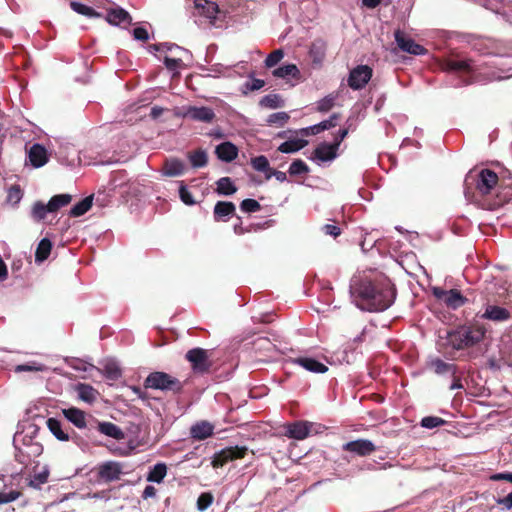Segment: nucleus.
Returning a JSON list of instances; mask_svg holds the SVG:
<instances>
[{
  "mask_svg": "<svg viewBox=\"0 0 512 512\" xmlns=\"http://www.w3.org/2000/svg\"><path fill=\"white\" fill-rule=\"evenodd\" d=\"M313 424L307 421H295L286 425L285 436L288 438L303 440L311 431Z\"/></svg>",
  "mask_w": 512,
  "mask_h": 512,
  "instance_id": "obj_12",
  "label": "nucleus"
},
{
  "mask_svg": "<svg viewBox=\"0 0 512 512\" xmlns=\"http://www.w3.org/2000/svg\"><path fill=\"white\" fill-rule=\"evenodd\" d=\"M96 429L103 435L111 437L115 440H122L125 438V433L116 424L108 421L96 422Z\"/></svg>",
  "mask_w": 512,
  "mask_h": 512,
  "instance_id": "obj_20",
  "label": "nucleus"
},
{
  "mask_svg": "<svg viewBox=\"0 0 512 512\" xmlns=\"http://www.w3.org/2000/svg\"><path fill=\"white\" fill-rule=\"evenodd\" d=\"M429 367L438 375L450 374L455 375L458 367L455 364L447 363L440 358H434L429 362Z\"/></svg>",
  "mask_w": 512,
  "mask_h": 512,
  "instance_id": "obj_26",
  "label": "nucleus"
},
{
  "mask_svg": "<svg viewBox=\"0 0 512 512\" xmlns=\"http://www.w3.org/2000/svg\"><path fill=\"white\" fill-rule=\"evenodd\" d=\"M498 175L490 169H482L476 176L475 187L482 196L489 195L498 184Z\"/></svg>",
  "mask_w": 512,
  "mask_h": 512,
  "instance_id": "obj_6",
  "label": "nucleus"
},
{
  "mask_svg": "<svg viewBox=\"0 0 512 512\" xmlns=\"http://www.w3.org/2000/svg\"><path fill=\"white\" fill-rule=\"evenodd\" d=\"M105 19L109 24L115 26L123 25V27H127L132 23L131 15L125 9L117 5L107 9Z\"/></svg>",
  "mask_w": 512,
  "mask_h": 512,
  "instance_id": "obj_11",
  "label": "nucleus"
},
{
  "mask_svg": "<svg viewBox=\"0 0 512 512\" xmlns=\"http://www.w3.org/2000/svg\"><path fill=\"white\" fill-rule=\"evenodd\" d=\"M179 197H180L181 201L186 205L191 206L196 203L192 194L188 191L186 185L183 182L180 183Z\"/></svg>",
  "mask_w": 512,
  "mask_h": 512,
  "instance_id": "obj_52",
  "label": "nucleus"
},
{
  "mask_svg": "<svg viewBox=\"0 0 512 512\" xmlns=\"http://www.w3.org/2000/svg\"><path fill=\"white\" fill-rule=\"evenodd\" d=\"M349 128L340 129L334 136L333 143H330L337 151L342 141L347 137Z\"/></svg>",
  "mask_w": 512,
  "mask_h": 512,
  "instance_id": "obj_57",
  "label": "nucleus"
},
{
  "mask_svg": "<svg viewBox=\"0 0 512 512\" xmlns=\"http://www.w3.org/2000/svg\"><path fill=\"white\" fill-rule=\"evenodd\" d=\"M22 198V191L19 186L14 185L8 191V201L18 203Z\"/></svg>",
  "mask_w": 512,
  "mask_h": 512,
  "instance_id": "obj_56",
  "label": "nucleus"
},
{
  "mask_svg": "<svg viewBox=\"0 0 512 512\" xmlns=\"http://www.w3.org/2000/svg\"><path fill=\"white\" fill-rule=\"evenodd\" d=\"M491 480L493 481H501V480H505V481H508V482H511L512 483V473L510 472H504V473H497V474H493L491 477H490Z\"/></svg>",
  "mask_w": 512,
  "mask_h": 512,
  "instance_id": "obj_61",
  "label": "nucleus"
},
{
  "mask_svg": "<svg viewBox=\"0 0 512 512\" xmlns=\"http://www.w3.org/2000/svg\"><path fill=\"white\" fill-rule=\"evenodd\" d=\"M181 63H182L181 59L170 58L167 56L164 58V64H165L166 68L169 70H176L177 68L180 67Z\"/></svg>",
  "mask_w": 512,
  "mask_h": 512,
  "instance_id": "obj_60",
  "label": "nucleus"
},
{
  "mask_svg": "<svg viewBox=\"0 0 512 512\" xmlns=\"http://www.w3.org/2000/svg\"><path fill=\"white\" fill-rule=\"evenodd\" d=\"M167 474V466L164 463L154 465L148 475L147 481L161 483Z\"/></svg>",
  "mask_w": 512,
  "mask_h": 512,
  "instance_id": "obj_35",
  "label": "nucleus"
},
{
  "mask_svg": "<svg viewBox=\"0 0 512 512\" xmlns=\"http://www.w3.org/2000/svg\"><path fill=\"white\" fill-rule=\"evenodd\" d=\"M292 363L297 364L312 373H325L328 367L311 357H297L292 359Z\"/></svg>",
  "mask_w": 512,
  "mask_h": 512,
  "instance_id": "obj_16",
  "label": "nucleus"
},
{
  "mask_svg": "<svg viewBox=\"0 0 512 512\" xmlns=\"http://www.w3.org/2000/svg\"><path fill=\"white\" fill-rule=\"evenodd\" d=\"M103 374L109 380H117L121 377V369L115 363H107L103 367Z\"/></svg>",
  "mask_w": 512,
  "mask_h": 512,
  "instance_id": "obj_45",
  "label": "nucleus"
},
{
  "mask_svg": "<svg viewBox=\"0 0 512 512\" xmlns=\"http://www.w3.org/2000/svg\"><path fill=\"white\" fill-rule=\"evenodd\" d=\"M72 200L70 194H58L53 196L48 202V210L53 213L58 211L60 208L68 205Z\"/></svg>",
  "mask_w": 512,
  "mask_h": 512,
  "instance_id": "obj_30",
  "label": "nucleus"
},
{
  "mask_svg": "<svg viewBox=\"0 0 512 512\" xmlns=\"http://www.w3.org/2000/svg\"><path fill=\"white\" fill-rule=\"evenodd\" d=\"M260 105L270 109H276L283 106V100L277 94H268L260 100Z\"/></svg>",
  "mask_w": 512,
  "mask_h": 512,
  "instance_id": "obj_43",
  "label": "nucleus"
},
{
  "mask_svg": "<svg viewBox=\"0 0 512 512\" xmlns=\"http://www.w3.org/2000/svg\"><path fill=\"white\" fill-rule=\"evenodd\" d=\"M133 36L136 40L147 41L149 39V34L147 29L143 27H137L133 30Z\"/></svg>",
  "mask_w": 512,
  "mask_h": 512,
  "instance_id": "obj_59",
  "label": "nucleus"
},
{
  "mask_svg": "<svg viewBox=\"0 0 512 512\" xmlns=\"http://www.w3.org/2000/svg\"><path fill=\"white\" fill-rule=\"evenodd\" d=\"M483 317L493 321H506L510 318V312L497 305H488Z\"/></svg>",
  "mask_w": 512,
  "mask_h": 512,
  "instance_id": "obj_27",
  "label": "nucleus"
},
{
  "mask_svg": "<svg viewBox=\"0 0 512 512\" xmlns=\"http://www.w3.org/2000/svg\"><path fill=\"white\" fill-rule=\"evenodd\" d=\"M186 115L195 121H200L204 123H211L215 118L214 111L209 107H190L187 110Z\"/></svg>",
  "mask_w": 512,
  "mask_h": 512,
  "instance_id": "obj_18",
  "label": "nucleus"
},
{
  "mask_svg": "<svg viewBox=\"0 0 512 512\" xmlns=\"http://www.w3.org/2000/svg\"><path fill=\"white\" fill-rule=\"evenodd\" d=\"M48 476L49 474L46 471L38 473L29 481L28 486L34 489H39L42 484H45L48 481Z\"/></svg>",
  "mask_w": 512,
  "mask_h": 512,
  "instance_id": "obj_54",
  "label": "nucleus"
},
{
  "mask_svg": "<svg viewBox=\"0 0 512 512\" xmlns=\"http://www.w3.org/2000/svg\"><path fill=\"white\" fill-rule=\"evenodd\" d=\"M446 423H447V421L441 417L426 416V417L422 418L420 425L426 429H433L436 427L444 426Z\"/></svg>",
  "mask_w": 512,
  "mask_h": 512,
  "instance_id": "obj_44",
  "label": "nucleus"
},
{
  "mask_svg": "<svg viewBox=\"0 0 512 512\" xmlns=\"http://www.w3.org/2000/svg\"><path fill=\"white\" fill-rule=\"evenodd\" d=\"M252 167L259 172H269L270 166L269 161L264 155H260L251 159Z\"/></svg>",
  "mask_w": 512,
  "mask_h": 512,
  "instance_id": "obj_48",
  "label": "nucleus"
},
{
  "mask_svg": "<svg viewBox=\"0 0 512 512\" xmlns=\"http://www.w3.org/2000/svg\"><path fill=\"white\" fill-rule=\"evenodd\" d=\"M290 116L286 112H276L273 114H270L267 118V123L269 125H277L279 127L284 126V124L287 123Z\"/></svg>",
  "mask_w": 512,
  "mask_h": 512,
  "instance_id": "obj_47",
  "label": "nucleus"
},
{
  "mask_svg": "<svg viewBox=\"0 0 512 512\" xmlns=\"http://www.w3.org/2000/svg\"><path fill=\"white\" fill-rule=\"evenodd\" d=\"M28 158L32 166L39 168L48 162L47 151L44 146L33 144L28 152Z\"/></svg>",
  "mask_w": 512,
  "mask_h": 512,
  "instance_id": "obj_17",
  "label": "nucleus"
},
{
  "mask_svg": "<svg viewBox=\"0 0 512 512\" xmlns=\"http://www.w3.org/2000/svg\"><path fill=\"white\" fill-rule=\"evenodd\" d=\"M217 157L224 162H232L238 156V148L231 142H223L216 146Z\"/></svg>",
  "mask_w": 512,
  "mask_h": 512,
  "instance_id": "obj_21",
  "label": "nucleus"
},
{
  "mask_svg": "<svg viewBox=\"0 0 512 512\" xmlns=\"http://www.w3.org/2000/svg\"><path fill=\"white\" fill-rule=\"evenodd\" d=\"M307 144V140L304 139L288 140L280 144L278 150L282 153H294L304 148Z\"/></svg>",
  "mask_w": 512,
  "mask_h": 512,
  "instance_id": "obj_33",
  "label": "nucleus"
},
{
  "mask_svg": "<svg viewBox=\"0 0 512 512\" xmlns=\"http://www.w3.org/2000/svg\"><path fill=\"white\" fill-rule=\"evenodd\" d=\"M240 209L245 213H254L261 210V205L255 199L248 198L240 203Z\"/></svg>",
  "mask_w": 512,
  "mask_h": 512,
  "instance_id": "obj_49",
  "label": "nucleus"
},
{
  "mask_svg": "<svg viewBox=\"0 0 512 512\" xmlns=\"http://www.w3.org/2000/svg\"><path fill=\"white\" fill-rule=\"evenodd\" d=\"M185 164L177 158L166 159L163 163L162 172L167 177H176L183 175L185 172Z\"/></svg>",
  "mask_w": 512,
  "mask_h": 512,
  "instance_id": "obj_19",
  "label": "nucleus"
},
{
  "mask_svg": "<svg viewBox=\"0 0 512 512\" xmlns=\"http://www.w3.org/2000/svg\"><path fill=\"white\" fill-rule=\"evenodd\" d=\"M284 57V52L281 49L272 51L265 59V66L272 68L276 66Z\"/></svg>",
  "mask_w": 512,
  "mask_h": 512,
  "instance_id": "obj_50",
  "label": "nucleus"
},
{
  "mask_svg": "<svg viewBox=\"0 0 512 512\" xmlns=\"http://www.w3.org/2000/svg\"><path fill=\"white\" fill-rule=\"evenodd\" d=\"M185 358L191 364L192 371L195 374L204 375L210 372L212 361L208 351L203 348H193L187 351Z\"/></svg>",
  "mask_w": 512,
  "mask_h": 512,
  "instance_id": "obj_4",
  "label": "nucleus"
},
{
  "mask_svg": "<svg viewBox=\"0 0 512 512\" xmlns=\"http://www.w3.org/2000/svg\"><path fill=\"white\" fill-rule=\"evenodd\" d=\"M144 386L145 388L161 391H171L174 394L181 393L184 387L183 383L178 378L161 371L150 373L144 381Z\"/></svg>",
  "mask_w": 512,
  "mask_h": 512,
  "instance_id": "obj_3",
  "label": "nucleus"
},
{
  "mask_svg": "<svg viewBox=\"0 0 512 512\" xmlns=\"http://www.w3.org/2000/svg\"><path fill=\"white\" fill-rule=\"evenodd\" d=\"M76 391L78 397L87 403H92L96 400L97 391L88 384L79 383L76 386Z\"/></svg>",
  "mask_w": 512,
  "mask_h": 512,
  "instance_id": "obj_31",
  "label": "nucleus"
},
{
  "mask_svg": "<svg viewBox=\"0 0 512 512\" xmlns=\"http://www.w3.org/2000/svg\"><path fill=\"white\" fill-rule=\"evenodd\" d=\"M322 230L326 235L333 236L334 238L341 234V228L335 224H325Z\"/></svg>",
  "mask_w": 512,
  "mask_h": 512,
  "instance_id": "obj_58",
  "label": "nucleus"
},
{
  "mask_svg": "<svg viewBox=\"0 0 512 512\" xmlns=\"http://www.w3.org/2000/svg\"><path fill=\"white\" fill-rule=\"evenodd\" d=\"M271 176H274L279 182H284L287 179L286 173L278 170H270L266 179H270Z\"/></svg>",
  "mask_w": 512,
  "mask_h": 512,
  "instance_id": "obj_62",
  "label": "nucleus"
},
{
  "mask_svg": "<svg viewBox=\"0 0 512 512\" xmlns=\"http://www.w3.org/2000/svg\"><path fill=\"white\" fill-rule=\"evenodd\" d=\"M314 158L322 162L331 161L337 157V150L330 143H320L313 152Z\"/></svg>",
  "mask_w": 512,
  "mask_h": 512,
  "instance_id": "obj_24",
  "label": "nucleus"
},
{
  "mask_svg": "<svg viewBox=\"0 0 512 512\" xmlns=\"http://www.w3.org/2000/svg\"><path fill=\"white\" fill-rule=\"evenodd\" d=\"M340 117L341 115L339 113H333L329 119L327 120H324L316 125H313L309 128H306L303 130V132L308 135L309 132H311L312 134H318L324 130H329L331 128H334L337 124H338V121L340 120Z\"/></svg>",
  "mask_w": 512,
  "mask_h": 512,
  "instance_id": "obj_25",
  "label": "nucleus"
},
{
  "mask_svg": "<svg viewBox=\"0 0 512 512\" xmlns=\"http://www.w3.org/2000/svg\"><path fill=\"white\" fill-rule=\"evenodd\" d=\"M216 192L219 195L229 196L237 191V187L234 185L230 177H222L216 182Z\"/></svg>",
  "mask_w": 512,
  "mask_h": 512,
  "instance_id": "obj_29",
  "label": "nucleus"
},
{
  "mask_svg": "<svg viewBox=\"0 0 512 512\" xmlns=\"http://www.w3.org/2000/svg\"><path fill=\"white\" fill-rule=\"evenodd\" d=\"M47 427L50 432L60 441H68L69 435L62 429L61 422L56 418H48Z\"/></svg>",
  "mask_w": 512,
  "mask_h": 512,
  "instance_id": "obj_32",
  "label": "nucleus"
},
{
  "mask_svg": "<svg viewBox=\"0 0 512 512\" xmlns=\"http://www.w3.org/2000/svg\"><path fill=\"white\" fill-rule=\"evenodd\" d=\"M350 293L356 306L369 312L386 310L396 297V289L388 279H354L350 285Z\"/></svg>",
  "mask_w": 512,
  "mask_h": 512,
  "instance_id": "obj_1",
  "label": "nucleus"
},
{
  "mask_svg": "<svg viewBox=\"0 0 512 512\" xmlns=\"http://www.w3.org/2000/svg\"><path fill=\"white\" fill-rule=\"evenodd\" d=\"M194 6L199 15L209 19L210 23H214L216 15L219 13V7L215 2L209 0H195Z\"/></svg>",
  "mask_w": 512,
  "mask_h": 512,
  "instance_id": "obj_14",
  "label": "nucleus"
},
{
  "mask_svg": "<svg viewBox=\"0 0 512 512\" xmlns=\"http://www.w3.org/2000/svg\"><path fill=\"white\" fill-rule=\"evenodd\" d=\"M188 159H189L192 167H194V168L204 167L208 163L207 153L202 149H198L193 152H189Z\"/></svg>",
  "mask_w": 512,
  "mask_h": 512,
  "instance_id": "obj_38",
  "label": "nucleus"
},
{
  "mask_svg": "<svg viewBox=\"0 0 512 512\" xmlns=\"http://www.w3.org/2000/svg\"><path fill=\"white\" fill-rule=\"evenodd\" d=\"M22 493L18 490H11L9 492H0V505L13 502L20 498Z\"/></svg>",
  "mask_w": 512,
  "mask_h": 512,
  "instance_id": "obj_55",
  "label": "nucleus"
},
{
  "mask_svg": "<svg viewBox=\"0 0 512 512\" xmlns=\"http://www.w3.org/2000/svg\"><path fill=\"white\" fill-rule=\"evenodd\" d=\"M443 69L448 72L472 73L475 69L470 59H447L443 63Z\"/></svg>",
  "mask_w": 512,
  "mask_h": 512,
  "instance_id": "obj_13",
  "label": "nucleus"
},
{
  "mask_svg": "<svg viewBox=\"0 0 512 512\" xmlns=\"http://www.w3.org/2000/svg\"><path fill=\"white\" fill-rule=\"evenodd\" d=\"M70 7L76 13L84 15V16L89 17V18H101L102 17V14L97 12L92 7H89V6L85 5V4H82V3L77 2V1H71L70 2Z\"/></svg>",
  "mask_w": 512,
  "mask_h": 512,
  "instance_id": "obj_34",
  "label": "nucleus"
},
{
  "mask_svg": "<svg viewBox=\"0 0 512 512\" xmlns=\"http://www.w3.org/2000/svg\"><path fill=\"white\" fill-rule=\"evenodd\" d=\"M235 204L230 201H218L213 210L214 220L216 222L227 221L231 216L235 214Z\"/></svg>",
  "mask_w": 512,
  "mask_h": 512,
  "instance_id": "obj_15",
  "label": "nucleus"
},
{
  "mask_svg": "<svg viewBox=\"0 0 512 512\" xmlns=\"http://www.w3.org/2000/svg\"><path fill=\"white\" fill-rule=\"evenodd\" d=\"M327 48V43L322 39H315L310 47V55L314 61H322Z\"/></svg>",
  "mask_w": 512,
  "mask_h": 512,
  "instance_id": "obj_40",
  "label": "nucleus"
},
{
  "mask_svg": "<svg viewBox=\"0 0 512 512\" xmlns=\"http://www.w3.org/2000/svg\"><path fill=\"white\" fill-rule=\"evenodd\" d=\"M265 85V82L264 80H261V79H253L251 81V83H247L246 86L249 90L251 91H256V90H259L261 89L262 87H264Z\"/></svg>",
  "mask_w": 512,
  "mask_h": 512,
  "instance_id": "obj_64",
  "label": "nucleus"
},
{
  "mask_svg": "<svg viewBox=\"0 0 512 512\" xmlns=\"http://www.w3.org/2000/svg\"><path fill=\"white\" fill-rule=\"evenodd\" d=\"M51 249H52L51 241L48 238H43L39 242V244L36 248V252H35L36 262L45 261L49 257V255L51 253Z\"/></svg>",
  "mask_w": 512,
  "mask_h": 512,
  "instance_id": "obj_36",
  "label": "nucleus"
},
{
  "mask_svg": "<svg viewBox=\"0 0 512 512\" xmlns=\"http://www.w3.org/2000/svg\"><path fill=\"white\" fill-rule=\"evenodd\" d=\"M247 452L246 446L226 447L214 454L211 464L213 468H220L230 461L244 458Z\"/></svg>",
  "mask_w": 512,
  "mask_h": 512,
  "instance_id": "obj_5",
  "label": "nucleus"
},
{
  "mask_svg": "<svg viewBox=\"0 0 512 512\" xmlns=\"http://www.w3.org/2000/svg\"><path fill=\"white\" fill-rule=\"evenodd\" d=\"M394 38L397 46L406 53L412 55H423L427 50L420 44L416 43L412 38L408 37L403 31L396 30L394 32Z\"/></svg>",
  "mask_w": 512,
  "mask_h": 512,
  "instance_id": "obj_9",
  "label": "nucleus"
},
{
  "mask_svg": "<svg viewBox=\"0 0 512 512\" xmlns=\"http://www.w3.org/2000/svg\"><path fill=\"white\" fill-rule=\"evenodd\" d=\"M485 333L482 325H463L447 332L446 344L454 350H464L481 342Z\"/></svg>",
  "mask_w": 512,
  "mask_h": 512,
  "instance_id": "obj_2",
  "label": "nucleus"
},
{
  "mask_svg": "<svg viewBox=\"0 0 512 512\" xmlns=\"http://www.w3.org/2000/svg\"><path fill=\"white\" fill-rule=\"evenodd\" d=\"M434 296L443 301L447 307L457 309L463 306L466 302V298L457 289L443 290L441 288H434Z\"/></svg>",
  "mask_w": 512,
  "mask_h": 512,
  "instance_id": "obj_8",
  "label": "nucleus"
},
{
  "mask_svg": "<svg viewBox=\"0 0 512 512\" xmlns=\"http://www.w3.org/2000/svg\"><path fill=\"white\" fill-rule=\"evenodd\" d=\"M99 477L107 482L120 478L121 468L116 462H106L99 467Z\"/></svg>",
  "mask_w": 512,
  "mask_h": 512,
  "instance_id": "obj_22",
  "label": "nucleus"
},
{
  "mask_svg": "<svg viewBox=\"0 0 512 512\" xmlns=\"http://www.w3.org/2000/svg\"><path fill=\"white\" fill-rule=\"evenodd\" d=\"M309 166L301 159L294 160L288 170L291 176H299L309 173Z\"/></svg>",
  "mask_w": 512,
  "mask_h": 512,
  "instance_id": "obj_42",
  "label": "nucleus"
},
{
  "mask_svg": "<svg viewBox=\"0 0 512 512\" xmlns=\"http://www.w3.org/2000/svg\"><path fill=\"white\" fill-rule=\"evenodd\" d=\"M213 429V425L203 421L192 426L191 436L197 440H204L213 434Z\"/></svg>",
  "mask_w": 512,
  "mask_h": 512,
  "instance_id": "obj_28",
  "label": "nucleus"
},
{
  "mask_svg": "<svg viewBox=\"0 0 512 512\" xmlns=\"http://www.w3.org/2000/svg\"><path fill=\"white\" fill-rule=\"evenodd\" d=\"M497 503L501 505L504 509H511L512 508V492L509 493L507 496L498 499Z\"/></svg>",
  "mask_w": 512,
  "mask_h": 512,
  "instance_id": "obj_63",
  "label": "nucleus"
},
{
  "mask_svg": "<svg viewBox=\"0 0 512 512\" xmlns=\"http://www.w3.org/2000/svg\"><path fill=\"white\" fill-rule=\"evenodd\" d=\"M92 201V195L85 197L71 208L69 215L71 217H79L84 215L92 207Z\"/></svg>",
  "mask_w": 512,
  "mask_h": 512,
  "instance_id": "obj_37",
  "label": "nucleus"
},
{
  "mask_svg": "<svg viewBox=\"0 0 512 512\" xmlns=\"http://www.w3.org/2000/svg\"><path fill=\"white\" fill-rule=\"evenodd\" d=\"M336 98L337 96L334 94L327 95L326 97L318 101L317 110L322 113L330 111L335 105Z\"/></svg>",
  "mask_w": 512,
  "mask_h": 512,
  "instance_id": "obj_46",
  "label": "nucleus"
},
{
  "mask_svg": "<svg viewBox=\"0 0 512 512\" xmlns=\"http://www.w3.org/2000/svg\"><path fill=\"white\" fill-rule=\"evenodd\" d=\"M62 412L65 418L73 423L77 428L83 429L86 427V414L84 411L76 407H70L63 409Z\"/></svg>",
  "mask_w": 512,
  "mask_h": 512,
  "instance_id": "obj_23",
  "label": "nucleus"
},
{
  "mask_svg": "<svg viewBox=\"0 0 512 512\" xmlns=\"http://www.w3.org/2000/svg\"><path fill=\"white\" fill-rule=\"evenodd\" d=\"M47 207L48 203L45 205L41 201L36 202L32 208L33 218L37 221L43 220L46 216V213L49 212Z\"/></svg>",
  "mask_w": 512,
  "mask_h": 512,
  "instance_id": "obj_51",
  "label": "nucleus"
},
{
  "mask_svg": "<svg viewBox=\"0 0 512 512\" xmlns=\"http://www.w3.org/2000/svg\"><path fill=\"white\" fill-rule=\"evenodd\" d=\"M272 74L274 77H277V78L284 79V78H287L290 76L293 78H296L299 76L300 71L295 64H287V65L276 68L272 72Z\"/></svg>",
  "mask_w": 512,
  "mask_h": 512,
  "instance_id": "obj_39",
  "label": "nucleus"
},
{
  "mask_svg": "<svg viewBox=\"0 0 512 512\" xmlns=\"http://www.w3.org/2000/svg\"><path fill=\"white\" fill-rule=\"evenodd\" d=\"M342 449L346 452H350L357 456H368L376 451L375 444L368 439H357L354 441H350L345 443L342 446Z\"/></svg>",
  "mask_w": 512,
  "mask_h": 512,
  "instance_id": "obj_10",
  "label": "nucleus"
},
{
  "mask_svg": "<svg viewBox=\"0 0 512 512\" xmlns=\"http://www.w3.org/2000/svg\"><path fill=\"white\" fill-rule=\"evenodd\" d=\"M213 502V496L211 493H202L197 499V508L200 511L207 509Z\"/></svg>",
  "mask_w": 512,
  "mask_h": 512,
  "instance_id": "obj_53",
  "label": "nucleus"
},
{
  "mask_svg": "<svg viewBox=\"0 0 512 512\" xmlns=\"http://www.w3.org/2000/svg\"><path fill=\"white\" fill-rule=\"evenodd\" d=\"M128 182L127 173L125 170L114 171L111 174L109 182V189L115 191L118 188H122Z\"/></svg>",
  "mask_w": 512,
  "mask_h": 512,
  "instance_id": "obj_41",
  "label": "nucleus"
},
{
  "mask_svg": "<svg viewBox=\"0 0 512 512\" xmlns=\"http://www.w3.org/2000/svg\"><path fill=\"white\" fill-rule=\"evenodd\" d=\"M373 70L368 65H358L350 71L348 85L353 90H360L370 81Z\"/></svg>",
  "mask_w": 512,
  "mask_h": 512,
  "instance_id": "obj_7",
  "label": "nucleus"
}]
</instances>
